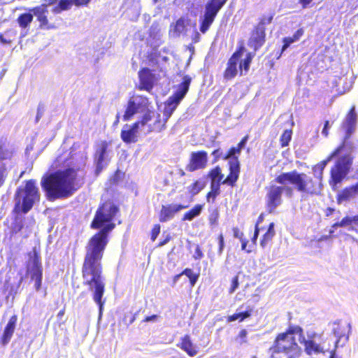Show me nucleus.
Masks as SVG:
<instances>
[{"label": "nucleus", "instance_id": "nucleus-1", "mask_svg": "<svg viewBox=\"0 0 358 358\" xmlns=\"http://www.w3.org/2000/svg\"><path fill=\"white\" fill-rule=\"evenodd\" d=\"M119 213V206L112 199H106L99 205L90 227L100 230L88 240L81 267L83 283L92 292L100 311L105 303L102 299L106 291L102 259L108 243V234L115 227L113 221Z\"/></svg>", "mask_w": 358, "mask_h": 358}, {"label": "nucleus", "instance_id": "nucleus-2", "mask_svg": "<svg viewBox=\"0 0 358 358\" xmlns=\"http://www.w3.org/2000/svg\"><path fill=\"white\" fill-rule=\"evenodd\" d=\"M71 159V156L58 155L54 162L57 170L43 176L41 185L48 200L69 198L84 183L85 171L76 166Z\"/></svg>", "mask_w": 358, "mask_h": 358}, {"label": "nucleus", "instance_id": "nucleus-3", "mask_svg": "<svg viewBox=\"0 0 358 358\" xmlns=\"http://www.w3.org/2000/svg\"><path fill=\"white\" fill-rule=\"evenodd\" d=\"M357 123V114L355 107H352L348 112L342 127L345 129V135L341 143L329 155L323 162L324 166L327 162L336 159L329 172V184L333 191L338 189L339 185L347 178L352 168L353 157L352 152L353 145L349 141L351 134L354 132Z\"/></svg>", "mask_w": 358, "mask_h": 358}, {"label": "nucleus", "instance_id": "nucleus-4", "mask_svg": "<svg viewBox=\"0 0 358 358\" xmlns=\"http://www.w3.org/2000/svg\"><path fill=\"white\" fill-rule=\"evenodd\" d=\"M322 171L323 168L318 175L313 176H308L296 170L283 172L275 178L274 182L280 185H292L293 191L295 189L302 196H318L323 189Z\"/></svg>", "mask_w": 358, "mask_h": 358}, {"label": "nucleus", "instance_id": "nucleus-5", "mask_svg": "<svg viewBox=\"0 0 358 358\" xmlns=\"http://www.w3.org/2000/svg\"><path fill=\"white\" fill-rule=\"evenodd\" d=\"M296 336L302 337V327L299 325L290 324L285 331L278 334L268 349L271 358H299L303 350Z\"/></svg>", "mask_w": 358, "mask_h": 358}, {"label": "nucleus", "instance_id": "nucleus-6", "mask_svg": "<svg viewBox=\"0 0 358 358\" xmlns=\"http://www.w3.org/2000/svg\"><path fill=\"white\" fill-rule=\"evenodd\" d=\"M40 199L41 194L36 180H26L24 187H20L16 189L13 211L16 214H26L31 210L36 203L39 202Z\"/></svg>", "mask_w": 358, "mask_h": 358}, {"label": "nucleus", "instance_id": "nucleus-7", "mask_svg": "<svg viewBox=\"0 0 358 358\" xmlns=\"http://www.w3.org/2000/svg\"><path fill=\"white\" fill-rule=\"evenodd\" d=\"M170 107L164 103L163 115L157 112L148 110L141 117L139 122L142 128L147 127L145 134L160 133L166 128V122L174 110L169 111Z\"/></svg>", "mask_w": 358, "mask_h": 358}, {"label": "nucleus", "instance_id": "nucleus-8", "mask_svg": "<svg viewBox=\"0 0 358 358\" xmlns=\"http://www.w3.org/2000/svg\"><path fill=\"white\" fill-rule=\"evenodd\" d=\"M229 173L225 178L220 166H215L209 170L207 174L210 183H220L231 187L236 185L241 172V164L238 157L232 158L228 162Z\"/></svg>", "mask_w": 358, "mask_h": 358}, {"label": "nucleus", "instance_id": "nucleus-9", "mask_svg": "<svg viewBox=\"0 0 358 358\" xmlns=\"http://www.w3.org/2000/svg\"><path fill=\"white\" fill-rule=\"evenodd\" d=\"M266 208L268 213H273L276 208L282 203V194L288 197L293 196V188L286 185H277L270 183L266 187Z\"/></svg>", "mask_w": 358, "mask_h": 358}, {"label": "nucleus", "instance_id": "nucleus-10", "mask_svg": "<svg viewBox=\"0 0 358 358\" xmlns=\"http://www.w3.org/2000/svg\"><path fill=\"white\" fill-rule=\"evenodd\" d=\"M227 0H208L205 4L203 15L199 19V31L206 34L214 22L218 13Z\"/></svg>", "mask_w": 358, "mask_h": 358}, {"label": "nucleus", "instance_id": "nucleus-11", "mask_svg": "<svg viewBox=\"0 0 358 358\" xmlns=\"http://www.w3.org/2000/svg\"><path fill=\"white\" fill-rule=\"evenodd\" d=\"M29 261L27 264V273L30 275L31 280L35 281L36 291L41 289L43 280V266L39 251L34 248L28 254Z\"/></svg>", "mask_w": 358, "mask_h": 358}, {"label": "nucleus", "instance_id": "nucleus-12", "mask_svg": "<svg viewBox=\"0 0 358 358\" xmlns=\"http://www.w3.org/2000/svg\"><path fill=\"white\" fill-rule=\"evenodd\" d=\"M191 81V77L188 75H185L182 78V83L178 85L176 91L168 98L165 103L171 108L169 111L176 109L180 101L187 93Z\"/></svg>", "mask_w": 358, "mask_h": 358}, {"label": "nucleus", "instance_id": "nucleus-13", "mask_svg": "<svg viewBox=\"0 0 358 358\" xmlns=\"http://www.w3.org/2000/svg\"><path fill=\"white\" fill-rule=\"evenodd\" d=\"M351 327L347 321L337 320L333 323L332 333L336 336L334 352L339 346H343L348 342Z\"/></svg>", "mask_w": 358, "mask_h": 358}, {"label": "nucleus", "instance_id": "nucleus-14", "mask_svg": "<svg viewBox=\"0 0 358 358\" xmlns=\"http://www.w3.org/2000/svg\"><path fill=\"white\" fill-rule=\"evenodd\" d=\"M13 153L5 143L0 142V187L5 184L8 176L10 168L8 163L11 162Z\"/></svg>", "mask_w": 358, "mask_h": 358}, {"label": "nucleus", "instance_id": "nucleus-15", "mask_svg": "<svg viewBox=\"0 0 358 358\" xmlns=\"http://www.w3.org/2000/svg\"><path fill=\"white\" fill-rule=\"evenodd\" d=\"M189 203H169L162 205L159 213V220L160 222H166L175 217L180 211L189 207Z\"/></svg>", "mask_w": 358, "mask_h": 358}, {"label": "nucleus", "instance_id": "nucleus-16", "mask_svg": "<svg viewBox=\"0 0 358 358\" xmlns=\"http://www.w3.org/2000/svg\"><path fill=\"white\" fill-rule=\"evenodd\" d=\"M143 129L137 120L131 124H126L124 125L120 132V138L125 144L136 143L138 141V130Z\"/></svg>", "mask_w": 358, "mask_h": 358}, {"label": "nucleus", "instance_id": "nucleus-17", "mask_svg": "<svg viewBox=\"0 0 358 358\" xmlns=\"http://www.w3.org/2000/svg\"><path fill=\"white\" fill-rule=\"evenodd\" d=\"M208 164V153L204 150L194 152L191 154L186 169L189 172L203 169Z\"/></svg>", "mask_w": 358, "mask_h": 358}, {"label": "nucleus", "instance_id": "nucleus-18", "mask_svg": "<svg viewBox=\"0 0 358 358\" xmlns=\"http://www.w3.org/2000/svg\"><path fill=\"white\" fill-rule=\"evenodd\" d=\"M138 89L139 90L150 92L154 87L156 77L150 69L143 67L138 71Z\"/></svg>", "mask_w": 358, "mask_h": 358}, {"label": "nucleus", "instance_id": "nucleus-19", "mask_svg": "<svg viewBox=\"0 0 358 358\" xmlns=\"http://www.w3.org/2000/svg\"><path fill=\"white\" fill-rule=\"evenodd\" d=\"M33 15L36 17L39 22V26L42 29H51L55 28V24L48 20V8L47 4H41L30 9Z\"/></svg>", "mask_w": 358, "mask_h": 358}, {"label": "nucleus", "instance_id": "nucleus-20", "mask_svg": "<svg viewBox=\"0 0 358 358\" xmlns=\"http://www.w3.org/2000/svg\"><path fill=\"white\" fill-rule=\"evenodd\" d=\"M266 36V31L253 27L248 39V45L254 52H256L264 45Z\"/></svg>", "mask_w": 358, "mask_h": 358}, {"label": "nucleus", "instance_id": "nucleus-21", "mask_svg": "<svg viewBox=\"0 0 358 358\" xmlns=\"http://www.w3.org/2000/svg\"><path fill=\"white\" fill-rule=\"evenodd\" d=\"M110 141H101L96 143L94 154V160L106 162V165L110 161L108 155L110 152L109 146L110 145Z\"/></svg>", "mask_w": 358, "mask_h": 358}, {"label": "nucleus", "instance_id": "nucleus-22", "mask_svg": "<svg viewBox=\"0 0 358 358\" xmlns=\"http://www.w3.org/2000/svg\"><path fill=\"white\" fill-rule=\"evenodd\" d=\"M238 65L239 60L231 56L223 72V78L226 80H231L239 75Z\"/></svg>", "mask_w": 358, "mask_h": 358}, {"label": "nucleus", "instance_id": "nucleus-23", "mask_svg": "<svg viewBox=\"0 0 358 358\" xmlns=\"http://www.w3.org/2000/svg\"><path fill=\"white\" fill-rule=\"evenodd\" d=\"M17 322V316L16 315H13L10 317L1 337V343L3 345H7L10 342L15 331Z\"/></svg>", "mask_w": 358, "mask_h": 358}, {"label": "nucleus", "instance_id": "nucleus-24", "mask_svg": "<svg viewBox=\"0 0 358 358\" xmlns=\"http://www.w3.org/2000/svg\"><path fill=\"white\" fill-rule=\"evenodd\" d=\"M299 341L301 343L303 344L305 352L307 355H312L313 353H320L322 349L320 345L315 343L312 338L306 339L303 334V329H302V337H299Z\"/></svg>", "mask_w": 358, "mask_h": 358}, {"label": "nucleus", "instance_id": "nucleus-25", "mask_svg": "<svg viewBox=\"0 0 358 358\" xmlns=\"http://www.w3.org/2000/svg\"><path fill=\"white\" fill-rule=\"evenodd\" d=\"M178 347L190 357L195 356L198 352L191 340L190 336L188 334L185 335L180 338V343L178 344Z\"/></svg>", "mask_w": 358, "mask_h": 358}, {"label": "nucleus", "instance_id": "nucleus-26", "mask_svg": "<svg viewBox=\"0 0 358 358\" xmlns=\"http://www.w3.org/2000/svg\"><path fill=\"white\" fill-rule=\"evenodd\" d=\"M275 224L271 222L267 228L266 231L262 235L260 240V245L262 248H265L271 244L273 237L275 236Z\"/></svg>", "mask_w": 358, "mask_h": 358}, {"label": "nucleus", "instance_id": "nucleus-27", "mask_svg": "<svg viewBox=\"0 0 358 358\" xmlns=\"http://www.w3.org/2000/svg\"><path fill=\"white\" fill-rule=\"evenodd\" d=\"M304 30L303 28H299L297 29L295 33L293 34L292 36L289 37H285L282 39L283 45L282 46V52H284L287 48L289 47V45L296 42L298 41L301 37L303 35Z\"/></svg>", "mask_w": 358, "mask_h": 358}, {"label": "nucleus", "instance_id": "nucleus-28", "mask_svg": "<svg viewBox=\"0 0 358 358\" xmlns=\"http://www.w3.org/2000/svg\"><path fill=\"white\" fill-rule=\"evenodd\" d=\"M252 308L250 306H248L245 310L240 313H235L228 316L227 321L228 322H234L236 320H238L240 322H243L252 315Z\"/></svg>", "mask_w": 358, "mask_h": 358}, {"label": "nucleus", "instance_id": "nucleus-29", "mask_svg": "<svg viewBox=\"0 0 358 358\" xmlns=\"http://www.w3.org/2000/svg\"><path fill=\"white\" fill-rule=\"evenodd\" d=\"M138 104L134 100H129L122 119L124 121L131 120L134 115L138 112Z\"/></svg>", "mask_w": 358, "mask_h": 358}, {"label": "nucleus", "instance_id": "nucleus-30", "mask_svg": "<svg viewBox=\"0 0 358 358\" xmlns=\"http://www.w3.org/2000/svg\"><path fill=\"white\" fill-rule=\"evenodd\" d=\"M255 56V54L252 52H248L245 55V58L243 60H239V76L243 75V71H244L245 73H248L250 69V64L252 63V59Z\"/></svg>", "mask_w": 358, "mask_h": 358}, {"label": "nucleus", "instance_id": "nucleus-31", "mask_svg": "<svg viewBox=\"0 0 358 358\" xmlns=\"http://www.w3.org/2000/svg\"><path fill=\"white\" fill-rule=\"evenodd\" d=\"M355 195L353 194L351 189L349 186L345 187L343 189H341L336 196V201L338 204L342 203L343 202L348 201L351 199L354 198Z\"/></svg>", "mask_w": 358, "mask_h": 358}, {"label": "nucleus", "instance_id": "nucleus-32", "mask_svg": "<svg viewBox=\"0 0 358 358\" xmlns=\"http://www.w3.org/2000/svg\"><path fill=\"white\" fill-rule=\"evenodd\" d=\"M203 207V205H202V204L195 205L193 208H192L190 210H189L188 211L185 212L183 214L182 220V221L192 220L194 217L199 216L201 214Z\"/></svg>", "mask_w": 358, "mask_h": 358}, {"label": "nucleus", "instance_id": "nucleus-33", "mask_svg": "<svg viewBox=\"0 0 358 358\" xmlns=\"http://www.w3.org/2000/svg\"><path fill=\"white\" fill-rule=\"evenodd\" d=\"M187 20L182 17L171 24V30L176 36H178L185 30Z\"/></svg>", "mask_w": 358, "mask_h": 358}, {"label": "nucleus", "instance_id": "nucleus-34", "mask_svg": "<svg viewBox=\"0 0 358 358\" xmlns=\"http://www.w3.org/2000/svg\"><path fill=\"white\" fill-rule=\"evenodd\" d=\"M73 5L72 0H59L58 4L52 9L54 14H59L64 10L71 9Z\"/></svg>", "mask_w": 358, "mask_h": 358}, {"label": "nucleus", "instance_id": "nucleus-35", "mask_svg": "<svg viewBox=\"0 0 358 358\" xmlns=\"http://www.w3.org/2000/svg\"><path fill=\"white\" fill-rule=\"evenodd\" d=\"M32 20L33 15L29 13H24L20 14L17 19V22L19 26L22 29H26L28 27Z\"/></svg>", "mask_w": 358, "mask_h": 358}, {"label": "nucleus", "instance_id": "nucleus-36", "mask_svg": "<svg viewBox=\"0 0 358 358\" xmlns=\"http://www.w3.org/2000/svg\"><path fill=\"white\" fill-rule=\"evenodd\" d=\"M273 17L274 13H271L268 15H263L259 19L258 23L254 26V27L266 31V25L271 24Z\"/></svg>", "mask_w": 358, "mask_h": 358}, {"label": "nucleus", "instance_id": "nucleus-37", "mask_svg": "<svg viewBox=\"0 0 358 358\" xmlns=\"http://www.w3.org/2000/svg\"><path fill=\"white\" fill-rule=\"evenodd\" d=\"M205 187V183L199 180L194 181L189 187L188 192L192 196L198 194Z\"/></svg>", "mask_w": 358, "mask_h": 358}, {"label": "nucleus", "instance_id": "nucleus-38", "mask_svg": "<svg viewBox=\"0 0 358 358\" xmlns=\"http://www.w3.org/2000/svg\"><path fill=\"white\" fill-rule=\"evenodd\" d=\"M292 136V130L291 129H285L280 137V144L282 148L288 146Z\"/></svg>", "mask_w": 358, "mask_h": 358}, {"label": "nucleus", "instance_id": "nucleus-39", "mask_svg": "<svg viewBox=\"0 0 358 358\" xmlns=\"http://www.w3.org/2000/svg\"><path fill=\"white\" fill-rule=\"evenodd\" d=\"M181 274L186 275L189 278V283L192 286H194L196 284L199 277V273H194L192 270L189 268H185L181 272Z\"/></svg>", "mask_w": 358, "mask_h": 358}, {"label": "nucleus", "instance_id": "nucleus-40", "mask_svg": "<svg viewBox=\"0 0 358 358\" xmlns=\"http://www.w3.org/2000/svg\"><path fill=\"white\" fill-rule=\"evenodd\" d=\"M24 228L23 220L15 217L11 227V236L20 232Z\"/></svg>", "mask_w": 358, "mask_h": 358}, {"label": "nucleus", "instance_id": "nucleus-41", "mask_svg": "<svg viewBox=\"0 0 358 358\" xmlns=\"http://www.w3.org/2000/svg\"><path fill=\"white\" fill-rule=\"evenodd\" d=\"M241 150H239L238 148H237V146L236 147H231L230 148L228 151L227 152V153L225 155H223L222 157V159L224 160H227V159H229V161L230 159H231L232 158H236V157H238L237 155H240L241 153Z\"/></svg>", "mask_w": 358, "mask_h": 358}, {"label": "nucleus", "instance_id": "nucleus-42", "mask_svg": "<svg viewBox=\"0 0 358 358\" xmlns=\"http://www.w3.org/2000/svg\"><path fill=\"white\" fill-rule=\"evenodd\" d=\"M352 223L358 224L356 215L352 217L345 216L340 221V224L342 225V227L350 226Z\"/></svg>", "mask_w": 358, "mask_h": 358}, {"label": "nucleus", "instance_id": "nucleus-43", "mask_svg": "<svg viewBox=\"0 0 358 358\" xmlns=\"http://www.w3.org/2000/svg\"><path fill=\"white\" fill-rule=\"evenodd\" d=\"M219 213L217 209H214L208 216V221L210 225L214 226L217 224Z\"/></svg>", "mask_w": 358, "mask_h": 358}, {"label": "nucleus", "instance_id": "nucleus-44", "mask_svg": "<svg viewBox=\"0 0 358 358\" xmlns=\"http://www.w3.org/2000/svg\"><path fill=\"white\" fill-rule=\"evenodd\" d=\"M160 229L161 227L159 224H155L152 228L150 233V238L152 242H154L156 240L157 236L159 234Z\"/></svg>", "mask_w": 358, "mask_h": 358}, {"label": "nucleus", "instance_id": "nucleus-45", "mask_svg": "<svg viewBox=\"0 0 358 358\" xmlns=\"http://www.w3.org/2000/svg\"><path fill=\"white\" fill-rule=\"evenodd\" d=\"M244 51L245 47L242 42L241 44L237 47L236 51L231 55V57L240 60Z\"/></svg>", "mask_w": 358, "mask_h": 358}, {"label": "nucleus", "instance_id": "nucleus-46", "mask_svg": "<svg viewBox=\"0 0 358 358\" xmlns=\"http://www.w3.org/2000/svg\"><path fill=\"white\" fill-rule=\"evenodd\" d=\"M238 286H239L238 275H236L231 279V287H229V291H228L229 293V294L234 293L236 291V289L238 287Z\"/></svg>", "mask_w": 358, "mask_h": 358}, {"label": "nucleus", "instance_id": "nucleus-47", "mask_svg": "<svg viewBox=\"0 0 358 358\" xmlns=\"http://www.w3.org/2000/svg\"><path fill=\"white\" fill-rule=\"evenodd\" d=\"M221 185L222 184L217 182V183H210V191L213 192L217 196L221 193V189H220Z\"/></svg>", "mask_w": 358, "mask_h": 358}, {"label": "nucleus", "instance_id": "nucleus-48", "mask_svg": "<svg viewBox=\"0 0 358 358\" xmlns=\"http://www.w3.org/2000/svg\"><path fill=\"white\" fill-rule=\"evenodd\" d=\"M217 240H218V243H219L217 252L219 255H221V254H222L223 250L224 248V236H223L222 234H220L218 235Z\"/></svg>", "mask_w": 358, "mask_h": 358}, {"label": "nucleus", "instance_id": "nucleus-49", "mask_svg": "<svg viewBox=\"0 0 358 358\" xmlns=\"http://www.w3.org/2000/svg\"><path fill=\"white\" fill-rule=\"evenodd\" d=\"M212 155L213 156V162H217L220 159H222L224 155H222V152L220 148H217L214 150L212 152Z\"/></svg>", "mask_w": 358, "mask_h": 358}, {"label": "nucleus", "instance_id": "nucleus-50", "mask_svg": "<svg viewBox=\"0 0 358 358\" xmlns=\"http://www.w3.org/2000/svg\"><path fill=\"white\" fill-rule=\"evenodd\" d=\"M95 164H96V169H95V175L97 176L100 174V173L102 171V170L104 168V163L103 162L99 161V160H94Z\"/></svg>", "mask_w": 358, "mask_h": 358}, {"label": "nucleus", "instance_id": "nucleus-51", "mask_svg": "<svg viewBox=\"0 0 358 358\" xmlns=\"http://www.w3.org/2000/svg\"><path fill=\"white\" fill-rule=\"evenodd\" d=\"M76 7H85L89 5L92 0H72Z\"/></svg>", "mask_w": 358, "mask_h": 358}, {"label": "nucleus", "instance_id": "nucleus-52", "mask_svg": "<svg viewBox=\"0 0 358 358\" xmlns=\"http://www.w3.org/2000/svg\"><path fill=\"white\" fill-rule=\"evenodd\" d=\"M259 230H260L259 227H255L254 234H253V236L251 238L252 244H251L250 246L252 248L255 246L256 244H257V238H258V236H259Z\"/></svg>", "mask_w": 358, "mask_h": 358}, {"label": "nucleus", "instance_id": "nucleus-53", "mask_svg": "<svg viewBox=\"0 0 358 358\" xmlns=\"http://www.w3.org/2000/svg\"><path fill=\"white\" fill-rule=\"evenodd\" d=\"M217 196H216L213 192L210 190L206 194V201L208 203H214L215 202L216 198Z\"/></svg>", "mask_w": 358, "mask_h": 358}, {"label": "nucleus", "instance_id": "nucleus-54", "mask_svg": "<svg viewBox=\"0 0 358 358\" xmlns=\"http://www.w3.org/2000/svg\"><path fill=\"white\" fill-rule=\"evenodd\" d=\"M203 257V252L201 250V247L197 245L195 249V252L193 255V258L194 259H201Z\"/></svg>", "mask_w": 358, "mask_h": 358}, {"label": "nucleus", "instance_id": "nucleus-55", "mask_svg": "<svg viewBox=\"0 0 358 358\" xmlns=\"http://www.w3.org/2000/svg\"><path fill=\"white\" fill-rule=\"evenodd\" d=\"M233 232L234 236L236 238H238L240 241L245 238L244 234L241 231H240L238 228L234 227L233 229Z\"/></svg>", "mask_w": 358, "mask_h": 358}, {"label": "nucleus", "instance_id": "nucleus-56", "mask_svg": "<svg viewBox=\"0 0 358 358\" xmlns=\"http://www.w3.org/2000/svg\"><path fill=\"white\" fill-rule=\"evenodd\" d=\"M120 171L119 170H117L113 176V178H111L112 184L115 185L117 184L120 179Z\"/></svg>", "mask_w": 358, "mask_h": 358}, {"label": "nucleus", "instance_id": "nucleus-57", "mask_svg": "<svg viewBox=\"0 0 358 358\" xmlns=\"http://www.w3.org/2000/svg\"><path fill=\"white\" fill-rule=\"evenodd\" d=\"M329 121L326 120L324 124V127L322 131V134L324 137H327L329 136Z\"/></svg>", "mask_w": 358, "mask_h": 358}, {"label": "nucleus", "instance_id": "nucleus-58", "mask_svg": "<svg viewBox=\"0 0 358 358\" xmlns=\"http://www.w3.org/2000/svg\"><path fill=\"white\" fill-rule=\"evenodd\" d=\"M248 138H249V135H248V134H247V135H245V136H244V137L241 140V141L237 144V145H236V146H237V148H239V150H241L244 148V146H245V145L246 142L248 141Z\"/></svg>", "mask_w": 358, "mask_h": 358}, {"label": "nucleus", "instance_id": "nucleus-59", "mask_svg": "<svg viewBox=\"0 0 358 358\" xmlns=\"http://www.w3.org/2000/svg\"><path fill=\"white\" fill-rule=\"evenodd\" d=\"M241 242V250L245 251L247 253H250L252 252L251 249H247V245L248 243V241L245 238L240 241Z\"/></svg>", "mask_w": 358, "mask_h": 358}, {"label": "nucleus", "instance_id": "nucleus-60", "mask_svg": "<svg viewBox=\"0 0 358 358\" xmlns=\"http://www.w3.org/2000/svg\"><path fill=\"white\" fill-rule=\"evenodd\" d=\"M313 0H299L298 2L302 8H306L310 6Z\"/></svg>", "mask_w": 358, "mask_h": 358}, {"label": "nucleus", "instance_id": "nucleus-61", "mask_svg": "<svg viewBox=\"0 0 358 358\" xmlns=\"http://www.w3.org/2000/svg\"><path fill=\"white\" fill-rule=\"evenodd\" d=\"M201 40L200 34L198 31H195L192 37V41L194 43H197Z\"/></svg>", "mask_w": 358, "mask_h": 358}, {"label": "nucleus", "instance_id": "nucleus-62", "mask_svg": "<svg viewBox=\"0 0 358 358\" xmlns=\"http://www.w3.org/2000/svg\"><path fill=\"white\" fill-rule=\"evenodd\" d=\"M171 239V236L170 235H167L164 239L162 240L159 243H158V247H162L164 245H166L168 242H169Z\"/></svg>", "mask_w": 358, "mask_h": 358}, {"label": "nucleus", "instance_id": "nucleus-63", "mask_svg": "<svg viewBox=\"0 0 358 358\" xmlns=\"http://www.w3.org/2000/svg\"><path fill=\"white\" fill-rule=\"evenodd\" d=\"M355 196L358 194V182L349 186Z\"/></svg>", "mask_w": 358, "mask_h": 358}, {"label": "nucleus", "instance_id": "nucleus-64", "mask_svg": "<svg viewBox=\"0 0 358 358\" xmlns=\"http://www.w3.org/2000/svg\"><path fill=\"white\" fill-rule=\"evenodd\" d=\"M157 318V315H150V316H147L145 317L143 322H151V321H154Z\"/></svg>", "mask_w": 358, "mask_h": 358}]
</instances>
